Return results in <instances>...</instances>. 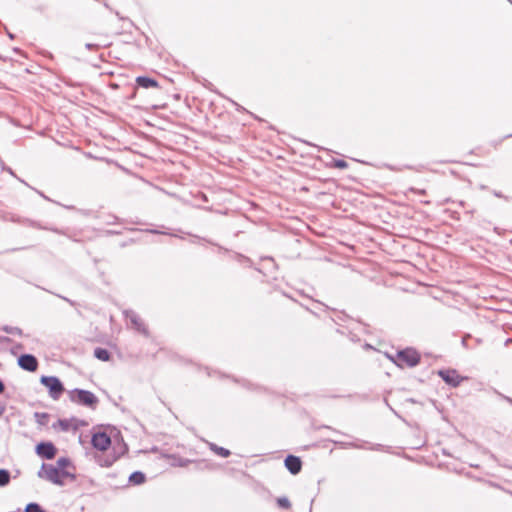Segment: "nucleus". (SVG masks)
Returning a JSON list of instances; mask_svg holds the SVG:
<instances>
[{"instance_id":"obj_21","label":"nucleus","mask_w":512,"mask_h":512,"mask_svg":"<svg viewBox=\"0 0 512 512\" xmlns=\"http://www.w3.org/2000/svg\"><path fill=\"white\" fill-rule=\"evenodd\" d=\"M410 191L413 192V193L420 194V195H425L426 194L425 190H418V189H415V188H411Z\"/></svg>"},{"instance_id":"obj_15","label":"nucleus","mask_w":512,"mask_h":512,"mask_svg":"<svg viewBox=\"0 0 512 512\" xmlns=\"http://www.w3.org/2000/svg\"><path fill=\"white\" fill-rule=\"evenodd\" d=\"M37 422L40 425H46L49 421V415L47 413H36Z\"/></svg>"},{"instance_id":"obj_26","label":"nucleus","mask_w":512,"mask_h":512,"mask_svg":"<svg viewBox=\"0 0 512 512\" xmlns=\"http://www.w3.org/2000/svg\"><path fill=\"white\" fill-rule=\"evenodd\" d=\"M202 199L207 200V197L205 194L202 195Z\"/></svg>"},{"instance_id":"obj_3","label":"nucleus","mask_w":512,"mask_h":512,"mask_svg":"<svg viewBox=\"0 0 512 512\" xmlns=\"http://www.w3.org/2000/svg\"><path fill=\"white\" fill-rule=\"evenodd\" d=\"M394 362L399 367H414L420 362V355L414 349H405L397 352Z\"/></svg>"},{"instance_id":"obj_5","label":"nucleus","mask_w":512,"mask_h":512,"mask_svg":"<svg viewBox=\"0 0 512 512\" xmlns=\"http://www.w3.org/2000/svg\"><path fill=\"white\" fill-rule=\"evenodd\" d=\"M84 421H79L75 418L72 419H59L53 423L52 428L58 432H68L70 430H77L80 426H84Z\"/></svg>"},{"instance_id":"obj_17","label":"nucleus","mask_w":512,"mask_h":512,"mask_svg":"<svg viewBox=\"0 0 512 512\" xmlns=\"http://www.w3.org/2000/svg\"><path fill=\"white\" fill-rule=\"evenodd\" d=\"M25 512H44L36 503H30L26 506Z\"/></svg>"},{"instance_id":"obj_6","label":"nucleus","mask_w":512,"mask_h":512,"mask_svg":"<svg viewBox=\"0 0 512 512\" xmlns=\"http://www.w3.org/2000/svg\"><path fill=\"white\" fill-rule=\"evenodd\" d=\"M438 375L443 379V381L453 387H457L463 381L467 380V377L461 376L456 370L453 369L440 370Z\"/></svg>"},{"instance_id":"obj_25","label":"nucleus","mask_w":512,"mask_h":512,"mask_svg":"<svg viewBox=\"0 0 512 512\" xmlns=\"http://www.w3.org/2000/svg\"><path fill=\"white\" fill-rule=\"evenodd\" d=\"M3 391H4V384L0 380V393H2Z\"/></svg>"},{"instance_id":"obj_14","label":"nucleus","mask_w":512,"mask_h":512,"mask_svg":"<svg viewBox=\"0 0 512 512\" xmlns=\"http://www.w3.org/2000/svg\"><path fill=\"white\" fill-rule=\"evenodd\" d=\"M10 481V474L7 470L0 469V486H5Z\"/></svg>"},{"instance_id":"obj_1","label":"nucleus","mask_w":512,"mask_h":512,"mask_svg":"<svg viewBox=\"0 0 512 512\" xmlns=\"http://www.w3.org/2000/svg\"><path fill=\"white\" fill-rule=\"evenodd\" d=\"M125 452L126 445L116 428H98V463L100 465H112Z\"/></svg>"},{"instance_id":"obj_12","label":"nucleus","mask_w":512,"mask_h":512,"mask_svg":"<svg viewBox=\"0 0 512 512\" xmlns=\"http://www.w3.org/2000/svg\"><path fill=\"white\" fill-rule=\"evenodd\" d=\"M129 481L134 485H140L146 481V477L142 472L136 471L130 475Z\"/></svg>"},{"instance_id":"obj_20","label":"nucleus","mask_w":512,"mask_h":512,"mask_svg":"<svg viewBox=\"0 0 512 512\" xmlns=\"http://www.w3.org/2000/svg\"><path fill=\"white\" fill-rule=\"evenodd\" d=\"M3 330H4L5 332H7V333H17V334H21V329H19V328H11V327L9 328V327H5Z\"/></svg>"},{"instance_id":"obj_2","label":"nucleus","mask_w":512,"mask_h":512,"mask_svg":"<svg viewBox=\"0 0 512 512\" xmlns=\"http://www.w3.org/2000/svg\"><path fill=\"white\" fill-rule=\"evenodd\" d=\"M40 477L58 485H63L66 480L74 478V468L67 458H60L56 465L43 464Z\"/></svg>"},{"instance_id":"obj_16","label":"nucleus","mask_w":512,"mask_h":512,"mask_svg":"<svg viewBox=\"0 0 512 512\" xmlns=\"http://www.w3.org/2000/svg\"><path fill=\"white\" fill-rule=\"evenodd\" d=\"M277 504L282 509H289L291 507V503L288 498L280 497L277 499Z\"/></svg>"},{"instance_id":"obj_18","label":"nucleus","mask_w":512,"mask_h":512,"mask_svg":"<svg viewBox=\"0 0 512 512\" xmlns=\"http://www.w3.org/2000/svg\"><path fill=\"white\" fill-rule=\"evenodd\" d=\"M98 359L99 360H103V361L109 360V353H108V351L103 350V349H98Z\"/></svg>"},{"instance_id":"obj_4","label":"nucleus","mask_w":512,"mask_h":512,"mask_svg":"<svg viewBox=\"0 0 512 512\" xmlns=\"http://www.w3.org/2000/svg\"><path fill=\"white\" fill-rule=\"evenodd\" d=\"M41 383L48 388L50 395L53 398H58L64 391L63 385L60 380L53 376L41 377Z\"/></svg>"},{"instance_id":"obj_24","label":"nucleus","mask_w":512,"mask_h":512,"mask_svg":"<svg viewBox=\"0 0 512 512\" xmlns=\"http://www.w3.org/2000/svg\"><path fill=\"white\" fill-rule=\"evenodd\" d=\"M188 463H189V461H188V460H180V461H179V466H187V465H188Z\"/></svg>"},{"instance_id":"obj_10","label":"nucleus","mask_w":512,"mask_h":512,"mask_svg":"<svg viewBox=\"0 0 512 512\" xmlns=\"http://www.w3.org/2000/svg\"><path fill=\"white\" fill-rule=\"evenodd\" d=\"M76 399L78 402H80L82 404L91 405L94 402V395L91 392L81 390V391H77Z\"/></svg>"},{"instance_id":"obj_22","label":"nucleus","mask_w":512,"mask_h":512,"mask_svg":"<svg viewBox=\"0 0 512 512\" xmlns=\"http://www.w3.org/2000/svg\"><path fill=\"white\" fill-rule=\"evenodd\" d=\"M91 444L96 447V433H92L91 435Z\"/></svg>"},{"instance_id":"obj_11","label":"nucleus","mask_w":512,"mask_h":512,"mask_svg":"<svg viewBox=\"0 0 512 512\" xmlns=\"http://www.w3.org/2000/svg\"><path fill=\"white\" fill-rule=\"evenodd\" d=\"M136 83L143 88H158L159 84L155 79L149 78V77H137Z\"/></svg>"},{"instance_id":"obj_23","label":"nucleus","mask_w":512,"mask_h":512,"mask_svg":"<svg viewBox=\"0 0 512 512\" xmlns=\"http://www.w3.org/2000/svg\"><path fill=\"white\" fill-rule=\"evenodd\" d=\"M5 411V405L0 401V416L4 413Z\"/></svg>"},{"instance_id":"obj_9","label":"nucleus","mask_w":512,"mask_h":512,"mask_svg":"<svg viewBox=\"0 0 512 512\" xmlns=\"http://www.w3.org/2000/svg\"><path fill=\"white\" fill-rule=\"evenodd\" d=\"M285 467L292 473L298 474L302 468V462L299 457L294 455H289L285 459Z\"/></svg>"},{"instance_id":"obj_7","label":"nucleus","mask_w":512,"mask_h":512,"mask_svg":"<svg viewBox=\"0 0 512 512\" xmlns=\"http://www.w3.org/2000/svg\"><path fill=\"white\" fill-rule=\"evenodd\" d=\"M36 452L43 458L53 459L56 456L57 449L51 442H42L36 446Z\"/></svg>"},{"instance_id":"obj_8","label":"nucleus","mask_w":512,"mask_h":512,"mask_svg":"<svg viewBox=\"0 0 512 512\" xmlns=\"http://www.w3.org/2000/svg\"><path fill=\"white\" fill-rule=\"evenodd\" d=\"M19 366L27 371L35 372L38 368V361L36 357L30 354H24L18 359Z\"/></svg>"},{"instance_id":"obj_13","label":"nucleus","mask_w":512,"mask_h":512,"mask_svg":"<svg viewBox=\"0 0 512 512\" xmlns=\"http://www.w3.org/2000/svg\"><path fill=\"white\" fill-rule=\"evenodd\" d=\"M211 449H212V450H213L217 455H219V456H221V457H224V458L229 457V456H230V454H231V452H230L228 449L223 448V447H219V446H216V445H212V446H211Z\"/></svg>"},{"instance_id":"obj_19","label":"nucleus","mask_w":512,"mask_h":512,"mask_svg":"<svg viewBox=\"0 0 512 512\" xmlns=\"http://www.w3.org/2000/svg\"><path fill=\"white\" fill-rule=\"evenodd\" d=\"M347 166H348V164L344 160L339 159V160L334 161V167H336V168L344 169V168H347Z\"/></svg>"}]
</instances>
